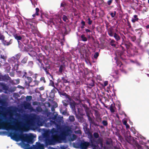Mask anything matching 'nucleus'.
Returning a JSON list of instances; mask_svg holds the SVG:
<instances>
[{
	"instance_id": "1",
	"label": "nucleus",
	"mask_w": 149,
	"mask_h": 149,
	"mask_svg": "<svg viewBox=\"0 0 149 149\" xmlns=\"http://www.w3.org/2000/svg\"><path fill=\"white\" fill-rule=\"evenodd\" d=\"M14 129L15 132L10 133V136L12 139L16 141H21L20 143H16L21 148L24 149H44V145L39 142H37L36 144L33 145L32 147H31L29 144L24 143L25 142L28 143L32 144L34 141L33 139L36 137L35 135L31 133L23 134L21 130H17L15 129Z\"/></svg>"
},
{
	"instance_id": "2",
	"label": "nucleus",
	"mask_w": 149,
	"mask_h": 149,
	"mask_svg": "<svg viewBox=\"0 0 149 149\" xmlns=\"http://www.w3.org/2000/svg\"><path fill=\"white\" fill-rule=\"evenodd\" d=\"M72 133V128L68 126H65L62 130H60L59 134L55 136L52 135L51 136L45 135V144L47 146L55 145L57 143H61L65 140L67 136H70Z\"/></svg>"
},
{
	"instance_id": "3",
	"label": "nucleus",
	"mask_w": 149,
	"mask_h": 149,
	"mask_svg": "<svg viewBox=\"0 0 149 149\" xmlns=\"http://www.w3.org/2000/svg\"><path fill=\"white\" fill-rule=\"evenodd\" d=\"M29 119L25 120V123L22 125V130L28 131L29 130H35L37 129V126H42L44 121L39 116L35 113H31L29 116Z\"/></svg>"
},
{
	"instance_id": "4",
	"label": "nucleus",
	"mask_w": 149,
	"mask_h": 149,
	"mask_svg": "<svg viewBox=\"0 0 149 149\" xmlns=\"http://www.w3.org/2000/svg\"><path fill=\"white\" fill-rule=\"evenodd\" d=\"M13 120L11 121V123L12 125H11L10 123L6 124V123L2 121H0V129H5L7 130H13L14 127L18 128V123L16 120L11 117L10 118Z\"/></svg>"
},
{
	"instance_id": "5",
	"label": "nucleus",
	"mask_w": 149,
	"mask_h": 149,
	"mask_svg": "<svg viewBox=\"0 0 149 149\" xmlns=\"http://www.w3.org/2000/svg\"><path fill=\"white\" fill-rule=\"evenodd\" d=\"M21 55L18 54L15 56H13L8 59V62L12 64L14 70H17L19 66L18 60L20 58Z\"/></svg>"
},
{
	"instance_id": "6",
	"label": "nucleus",
	"mask_w": 149,
	"mask_h": 149,
	"mask_svg": "<svg viewBox=\"0 0 149 149\" xmlns=\"http://www.w3.org/2000/svg\"><path fill=\"white\" fill-rule=\"evenodd\" d=\"M60 95H62L65 96L66 100H65V101H66L67 102L70 103V105L71 107L72 108L73 110L75 109V108L76 106V105L79 104L81 103V101L80 100H79L78 99H77V102H75L72 101L71 98L70 96L67 95L65 93H60Z\"/></svg>"
},
{
	"instance_id": "7",
	"label": "nucleus",
	"mask_w": 149,
	"mask_h": 149,
	"mask_svg": "<svg viewBox=\"0 0 149 149\" xmlns=\"http://www.w3.org/2000/svg\"><path fill=\"white\" fill-rule=\"evenodd\" d=\"M74 147L80 149H87L90 146V143L88 141L79 140L73 144Z\"/></svg>"
},
{
	"instance_id": "8",
	"label": "nucleus",
	"mask_w": 149,
	"mask_h": 149,
	"mask_svg": "<svg viewBox=\"0 0 149 149\" xmlns=\"http://www.w3.org/2000/svg\"><path fill=\"white\" fill-rule=\"evenodd\" d=\"M18 72L22 74L21 76L22 75V77L25 80V83L26 84H28L29 85V83H30L32 81V78L30 77H26L25 76V75L26 74V72H21L20 71H18Z\"/></svg>"
},
{
	"instance_id": "9",
	"label": "nucleus",
	"mask_w": 149,
	"mask_h": 149,
	"mask_svg": "<svg viewBox=\"0 0 149 149\" xmlns=\"http://www.w3.org/2000/svg\"><path fill=\"white\" fill-rule=\"evenodd\" d=\"M55 127L58 130L60 129V126L58 124H57L55 121L50 120L49 122H48L45 124V126L47 127H50L52 126Z\"/></svg>"
},
{
	"instance_id": "10",
	"label": "nucleus",
	"mask_w": 149,
	"mask_h": 149,
	"mask_svg": "<svg viewBox=\"0 0 149 149\" xmlns=\"http://www.w3.org/2000/svg\"><path fill=\"white\" fill-rule=\"evenodd\" d=\"M14 36L15 38L17 40L19 46H20L21 44V42L20 41V40L22 41H23L22 38L21 36H18L17 35H15Z\"/></svg>"
},
{
	"instance_id": "11",
	"label": "nucleus",
	"mask_w": 149,
	"mask_h": 149,
	"mask_svg": "<svg viewBox=\"0 0 149 149\" xmlns=\"http://www.w3.org/2000/svg\"><path fill=\"white\" fill-rule=\"evenodd\" d=\"M56 121L58 123H57L60 126V129H61V123L63 122V117L61 116H58V117L56 118Z\"/></svg>"
},
{
	"instance_id": "12",
	"label": "nucleus",
	"mask_w": 149,
	"mask_h": 149,
	"mask_svg": "<svg viewBox=\"0 0 149 149\" xmlns=\"http://www.w3.org/2000/svg\"><path fill=\"white\" fill-rule=\"evenodd\" d=\"M139 19L137 18V16L136 15H134V18H132V22L133 23H134L136 22Z\"/></svg>"
},
{
	"instance_id": "13",
	"label": "nucleus",
	"mask_w": 149,
	"mask_h": 149,
	"mask_svg": "<svg viewBox=\"0 0 149 149\" xmlns=\"http://www.w3.org/2000/svg\"><path fill=\"white\" fill-rule=\"evenodd\" d=\"M115 108V105L114 104H111L110 106V110L112 113H114L115 111L114 109Z\"/></svg>"
},
{
	"instance_id": "14",
	"label": "nucleus",
	"mask_w": 149,
	"mask_h": 149,
	"mask_svg": "<svg viewBox=\"0 0 149 149\" xmlns=\"http://www.w3.org/2000/svg\"><path fill=\"white\" fill-rule=\"evenodd\" d=\"M12 43V40H11L9 41H4L3 43L5 45L8 46L11 44Z\"/></svg>"
},
{
	"instance_id": "15",
	"label": "nucleus",
	"mask_w": 149,
	"mask_h": 149,
	"mask_svg": "<svg viewBox=\"0 0 149 149\" xmlns=\"http://www.w3.org/2000/svg\"><path fill=\"white\" fill-rule=\"evenodd\" d=\"M50 133L53 134L54 133H58L57 130L54 128H53L50 131Z\"/></svg>"
},
{
	"instance_id": "16",
	"label": "nucleus",
	"mask_w": 149,
	"mask_h": 149,
	"mask_svg": "<svg viewBox=\"0 0 149 149\" xmlns=\"http://www.w3.org/2000/svg\"><path fill=\"white\" fill-rule=\"evenodd\" d=\"M113 37L117 41H118L120 39V36L116 33H114Z\"/></svg>"
},
{
	"instance_id": "17",
	"label": "nucleus",
	"mask_w": 149,
	"mask_h": 149,
	"mask_svg": "<svg viewBox=\"0 0 149 149\" xmlns=\"http://www.w3.org/2000/svg\"><path fill=\"white\" fill-rule=\"evenodd\" d=\"M88 118L91 124H93L94 123L93 120L89 116H88Z\"/></svg>"
},
{
	"instance_id": "18",
	"label": "nucleus",
	"mask_w": 149,
	"mask_h": 149,
	"mask_svg": "<svg viewBox=\"0 0 149 149\" xmlns=\"http://www.w3.org/2000/svg\"><path fill=\"white\" fill-rule=\"evenodd\" d=\"M135 149H143V148L138 143H136L135 144Z\"/></svg>"
},
{
	"instance_id": "19",
	"label": "nucleus",
	"mask_w": 149,
	"mask_h": 149,
	"mask_svg": "<svg viewBox=\"0 0 149 149\" xmlns=\"http://www.w3.org/2000/svg\"><path fill=\"white\" fill-rule=\"evenodd\" d=\"M36 112H41L42 111V109L40 107H38L36 108Z\"/></svg>"
},
{
	"instance_id": "20",
	"label": "nucleus",
	"mask_w": 149,
	"mask_h": 149,
	"mask_svg": "<svg viewBox=\"0 0 149 149\" xmlns=\"http://www.w3.org/2000/svg\"><path fill=\"white\" fill-rule=\"evenodd\" d=\"M69 120L71 122L74 121L75 120L74 116H69Z\"/></svg>"
},
{
	"instance_id": "21",
	"label": "nucleus",
	"mask_w": 149,
	"mask_h": 149,
	"mask_svg": "<svg viewBox=\"0 0 149 149\" xmlns=\"http://www.w3.org/2000/svg\"><path fill=\"white\" fill-rule=\"evenodd\" d=\"M77 137V136L75 135L74 134H73L72 136L71 137V141H73L75 140L76 139Z\"/></svg>"
},
{
	"instance_id": "22",
	"label": "nucleus",
	"mask_w": 149,
	"mask_h": 149,
	"mask_svg": "<svg viewBox=\"0 0 149 149\" xmlns=\"http://www.w3.org/2000/svg\"><path fill=\"white\" fill-rule=\"evenodd\" d=\"M81 38L82 41H86L87 40V38L85 37L84 35L82 34L81 36Z\"/></svg>"
},
{
	"instance_id": "23",
	"label": "nucleus",
	"mask_w": 149,
	"mask_h": 149,
	"mask_svg": "<svg viewBox=\"0 0 149 149\" xmlns=\"http://www.w3.org/2000/svg\"><path fill=\"white\" fill-rule=\"evenodd\" d=\"M31 107V106L30 104H29V103H28V104H26V105L25 106V109H30Z\"/></svg>"
},
{
	"instance_id": "24",
	"label": "nucleus",
	"mask_w": 149,
	"mask_h": 149,
	"mask_svg": "<svg viewBox=\"0 0 149 149\" xmlns=\"http://www.w3.org/2000/svg\"><path fill=\"white\" fill-rule=\"evenodd\" d=\"M62 18H63V20L64 21L66 22H68V18L67 17L66 15H63Z\"/></svg>"
},
{
	"instance_id": "25",
	"label": "nucleus",
	"mask_w": 149,
	"mask_h": 149,
	"mask_svg": "<svg viewBox=\"0 0 149 149\" xmlns=\"http://www.w3.org/2000/svg\"><path fill=\"white\" fill-rule=\"evenodd\" d=\"M36 13L34 14H33V15H32V16L33 17H35V15H38V12H39V9L38 8H36Z\"/></svg>"
},
{
	"instance_id": "26",
	"label": "nucleus",
	"mask_w": 149,
	"mask_h": 149,
	"mask_svg": "<svg viewBox=\"0 0 149 149\" xmlns=\"http://www.w3.org/2000/svg\"><path fill=\"white\" fill-rule=\"evenodd\" d=\"M32 97L31 96H27L26 97V100L27 101H30L32 99Z\"/></svg>"
},
{
	"instance_id": "27",
	"label": "nucleus",
	"mask_w": 149,
	"mask_h": 149,
	"mask_svg": "<svg viewBox=\"0 0 149 149\" xmlns=\"http://www.w3.org/2000/svg\"><path fill=\"white\" fill-rule=\"evenodd\" d=\"M27 60V57H25L21 61V63H25L26 62Z\"/></svg>"
},
{
	"instance_id": "28",
	"label": "nucleus",
	"mask_w": 149,
	"mask_h": 149,
	"mask_svg": "<svg viewBox=\"0 0 149 149\" xmlns=\"http://www.w3.org/2000/svg\"><path fill=\"white\" fill-rule=\"evenodd\" d=\"M115 41L114 40H111L110 42V44L111 45L113 46H115L116 45L114 44V43L115 42Z\"/></svg>"
},
{
	"instance_id": "29",
	"label": "nucleus",
	"mask_w": 149,
	"mask_h": 149,
	"mask_svg": "<svg viewBox=\"0 0 149 149\" xmlns=\"http://www.w3.org/2000/svg\"><path fill=\"white\" fill-rule=\"evenodd\" d=\"M108 84V81H105L104 82L103 84H102V85L103 87H105L107 86Z\"/></svg>"
},
{
	"instance_id": "30",
	"label": "nucleus",
	"mask_w": 149,
	"mask_h": 149,
	"mask_svg": "<svg viewBox=\"0 0 149 149\" xmlns=\"http://www.w3.org/2000/svg\"><path fill=\"white\" fill-rule=\"evenodd\" d=\"M33 65V63L32 61H30L28 63V65L31 67H32Z\"/></svg>"
},
{
	"instance_id": "31",
	"label": "nucleus",
	"mask_w": 149,
	"mask_h": 149,
	"mask_svg": "<svg viewBox=\"0 0 149 149\" xmlns=\"http://www.w3.org/2000/svg\"><path fill=\"white\" fill-rule=\"evenodd\" d=\"M93 136L95 138H97L99 136L98 134L96 132H95L94 133Z\"/></svg>"
},
{
	"instance_id": "32",
	"label": "nucleus",
	"mask_w": 149,
	"mask_h": 149,
	"mask_svg": "<svg viewBox=\"0 0 149 149\" xmlns=\"http://www.w3.org/2000/svg\"><path fill=\"white\" fill-rule=\"evenodd\" d=\"M99 56V53L98 52H96L94 55V57L95 58V59H97V57L98 56Z\"/></svg>"
},
{
	"instance_id": "33",
	"label": "nucleus",
	"mask_w": 149,
	"mask_h": 149,
	"mask_svg": "<svg viewBox=\"0 0 149 149\" xmlns=\"http://www.w3.org/2000/svg\"><path fill=\"white\" fill-rule=\"evenodd\" d=\"M63 66H60L59 70V71L61 73L62 72L63 70Z\"/></svg>"
},
{
	"instance_id": "34",
	"label": "nucleus",
	"mask_w": 149,
	"mask_h": 149,
	"mask_svg": "<svg viewBox=\"0 0 149 149\" xmlns=\"http://www.w3.org/2000/svg\"><path fill=\"white\" fill-rule=\"evenodd\" d=\"M102 123L104 125V126H107V125H108V123L107 122V121L106 120H103L102 121Z\"/></svg>"
},
{
	"instance_id": "35",
	"label": "nucleus",
	"mask_w": 149,
	"mask_h": 149,
	"mask_svg": "<svg viewBox=\"0 0 149 149\" xmlns=\"http://www.w3.org/2000/svg\"><path fill=\"white\" fill-rule=\"evenodd\" d=\"M122 122L124 125H126L127 124V120L125 118L123 120Z\"/></svg>"
},
{
	"instance_id": "36",
	"label": "nucleus",
	"mask_w": 149,
	"mask_h": 149,
	"mask_svg": "<svg viewBox=\"0 0 149 149\" xmlns=\"http://www.w3.org/2000/svg\"><path fill=\"white\" fill-rule=\"evenodd\" d=\"M79 121L81 123H83L84 121V119L82 117H80L79 119Z\"/></svg>"
},
{
	"instance_id": "37",
	"label": "nucleus",
	"mask_w": 149,
	"mask_h": 149,
	"mask_svg": "<svg viewBox=\"0 0 149 149\" xmlns=\"http://www.w3.org/2000/svg\"><path fill=\"white\" fill-rule=\"evenodd\" d=\"M6 65L8 66L7 68V71H9L10 70V66H9V64L8 63L6 64Z\"/></svg>"
},
{
	"instance_id": "38",
	"label": "nucleus",
	"mask_w": 149,
	"mask_h": 149,
	"mask_svg": "<svg viewBox=\"0 0 149 149\" xmlns=\"http://www.w3.org/2000/svg\"><path fill=\"white\" fill-rule=\"evenodd\" d=\"M81 23L82 24V26H81V29H83L84 27V26L85 25V22L84 21H82L81 22Z\"/></svg>"
},
{
	"instance_id": "39",
	"label": "nucleus",
	"mask_w": 149,
	"mask_h": 149,
	"mask_svg": "<svg viewBox=\"0 0 149 149\" xmlns=\"http://www.w3.org/2000/svg\"><path fill=\"white\" fill-rule=\"evenodd\" d=\"M108 34L111 36H113V33L111 31H108Z\"/></svg>"
},
{
	"instance_id": "40",
	"label": "nucleus",
	"mask_w": 149,
	"mask_h": 149,
	"mask_svg": "<svg viewBox=\"0 0 149 149\" xmlns=\"http://www.w3.org/2000/svg\"><path fill=\"white\" fill-rule=\"evenodd\" d=\"M88 24L89 25H91L92 23V21L91 20L90 18H88Z\"/></svg>"
},
{
	"instance_id": "41",
	"label": "nucleus",
	"mask_w": 149,
	"mask_h": 149,
	"mask_svg": "<svg viewBox=\"0 0 149 149\" xmlns=\"http://www.w3.org/2000/svg\"><path fill=\"white\" fill-rule=\"evenodd\" d=\"M1 58L3 60V61H4L6 59V57L4 55H1L0 56Z\"/></svg>"
},
{
	"instance_id": "42",
	"label": "nucleus",
	"mask_w": 149,
	"mask_h": 149,
	"mask_svg": "<svg viewBox=\"0 0 149 149\" xmlns=\"http://www.w3.org/2000/svg\"><path fill=\"white\" fill-rule=\"evenodd\" d=\"M62 80L64 83H66L68 82L67 80L64 77L62 78Z\"/></svg>"
},
{
	"instance_id": "43",
	"label": "nucleus",
	"mask_w": 149,
	"mask_h": 149,
	"mask_svg": "<svg viewBox=\"0 0 149 149\" xmlns=\"http://www.w3.org/2000/svg\"><path fill=\"white\" fill-rule=\"evenodd\" d=\"M65 102H65L64 101H62V102H63V105L65 106H66L68 105V104L69 103L67 102L66 101H65Z\"/></svg>"
},
{
	"instance_id": "44",
	"label": "nucleus",
	"mask_w": 149,
	"mask_h": 149,
	"mask_svg": "<svg viewBox=\"0 0 149 149\" xmlns=\"http://www.w3.org/2000/svg\"><path fill=\"white\" fill-rule=\"evenodd\" d=\"M49 84L50 85L54 86V82L52 80H50V81Z\"/></svg>"
},
{
	"instance_id": "45",
	"label": "nucleus",
	"mask_w": 149,
	"mask_h": 149,
	"mask_svg": "<svg viewBox=\"0 0 149 149\" xmlns=\"http://www.w3.org/2000/svg\"><path fill=\"white\" fill-rule=\"evenodd\" d=\"M29 110H30L31 111H33L36 112V110L33 109V108L32 107H31L30 109H29Z\"/></svg>"
},
{
	"instance_id": "46",
	"label": "nucleus",
	"mask_w": 149,
	"mask_h": 149,
	"mask_svg": "<svg viewBox=\"0 0 149 149\" xmlns=\"http://www.w3.org/2000/svg\"><path fill=\"white\" fill-rule=\"evenodd\" d=\"M44 70H45V72H46V74H49V75H50V74L49 73V72L47 71V69L46 68H43Z\"/></svg>"
},
{
	"instance_id": "47",
	"label": "nucleus",
	"mask_w": 149,
	"mask_h": 149,
	"mask_svg": "<svg viewBox=\"0 0 149 149\" xmlns=\"http://www.w3.org/2000/svg\"><path fill=\"white\" fill-rule=\"evenodd\" d=\"M33 82H34L35 84L32 85V86H34L36 85H37L38 84V81L36 80L34 81Z\"/></svg>"
},
{
	"instance_id": "48",
	"label": "nucleus",
	"mask_w": 149,
	"mask_h": 149,
	"mask_svg": "<svg viewBox=\"0 0 149 149\" xmlns=\"http://www.w3.org/2000/svg\"><path fill=\"white\" fill-rule=\"evenodd\" d=\"M110 15L112 17H113L115 15V14L114 13H110Z\"/></svg>"
},
{
	"instance_id": "49",
	"label": "nucleus",
	"mask_w": 149,
	"mask_h": 149,
	"mask_svg": "<svg viewBox=\"0 0 149 149\" xmlns=\"http://www.w3.org/2000/svg\"><path fill=\"white\" fill-rule=\"evenodd\" d=\"M112 1L111 0H109L107 2L108 5H110Z\"/></svg>"
},
{
	"instance_id": "50",
	"label": "nucleus",
	"mask_w": 149,
	"mask_h": 149,
	"mask_svg": "<svg viewBox=\"0 0 149 149\" xmlns=\"http://www.w3.org/2000/svg\"><path fill=\"white\" fill-rule=\"evenodd\" d=\"M85 31H86V32L87 33H88V32H90L91 31L90 30L87 29H85Z\"/></svg>"
},
{
	"instance_id": "51",
	"label": "nucleus",
	"mask_w": 149,
	"mask_h": 149,
	"mask_svg": "<svg viewBox=\"0 0 149 149\" xmlns=\"http://www.w3.org/2000/svg\"><path fill=\"white\" fill-rule=\"evenodd\" d=\"M97 79H99V80H102V78L100 76V75L98 76H97Z\"/></svg>"
},
{
	"instance_id": "52",
	"label": "nucleus",
	"mask_w": 149,
	"mask_h": 149,
	"mask_svg": "<svg viewBox=\"0 0 149 149\" xmlns=\"http://www.w3.org/2000/svg\"><path fill=\"white\" fill-rule=\"evenodd\" d=\"M124 73H125V74H126L127 72L126 71H125V70L124 69H122V70H121Z\"/></svg>"
},
{
	"instance_id": "53",
	"label": "nucleus",
	"mask_w": 149,
	"mask_h": 149,
	"mask_svg": "<svg viewBox=\"0 0 149 149\" xmlns=\"http://www.w3.org/2000/svg\"><path fill=\"white\" fill-rule=\"evenodd\" d=\"M37 60L41 64V65L42 66V65H43V64L41 63V61L39 59H38Z\"/></svg>"
},
{
	"instance_id": "54",
	"label": "nucleus",
	"mask_w": 149,
	"mask_h": 149,
	"mask_svg": "<svg viewBox=\"0 0 149 149\" xmlns=\"http://www.w3.org/2000/svg\"><path fill=\"white\" fill-rule=\"evenodd\" d=\"M126 126V128L127 129H128L129 127H130V126H129V125L128 124H126V125H125Z\"/></svg>"
},
{
	"instance_id": "55",
	"label": "nucleus",
	"mask_w": 149,
	"mask_h": 149,
	"mask_svg": "<svg viewBox=\"0 0 149 149\" xmlns=\"http://www.w3.org/2000/svg\"><path fill=\"white\" fill-rule=\"evenodd\" d=\"M44 88L43 87H41L39 88V89L41 91L42 90H44Z\"/></svg>"
},
{
	"instance_id": "56",
	"label": "nucleus",
	"mask_w": 149,
	"mask_h": 149,
	"mask_svg": "<svg viewBox=\"0 0 149 149\" xmlns=\"http://www.w3.org/2000/svg\"><path fill=\"white\" fill-rule=\"evenodd\" d=\"M48 149H57L56 148H54L53 147H49V148H48Z\"/></svg>"
},
{
	"instance_id": "57",
	"label": "nucleus",
	"mask_w": 149,
	"mask_h": 149,
	"mask_svg": "<svg viewBox=\"0 0 149 149\" xmlns=\"http://www.w3.org/2000/svg\"><path fill=\"white\" fill-rule=\"evenodd\" d=\"M55 109L54 107H52L51 108V110L52 111H54Z\"/></svg>"
},
{
	"instance_id": "58",
	"label": "nucleus",
	"mask_w": 149,
	"mask_h": 149,
	"mask_svg": "<svg viewBox=\"0 0 149 149\" xmlns=\"http://www.w3.org/2000/svg\"><path fill=\"white\" fill-rule=\"evenodd\" d=\"M37 77V74H35L34 76L33 77L36 79Z\"/></svg>"
},
{
	"instance_id": "59",
	"label": "nucleus",
	"mask_w": 149,
	"mask_h": 149,
	"mask_svg": "<svg viewBox=\"0 0 149 149\" xmlns=\"http://www.w3.org/2000/svg\"><path fill=\"white\" fill-rule=\"evenodd\" d=\"M122 64L121 63H120L118 65V66H119V67H121L122 66Z\"/></svg>"
},
{
	"instance_id": "60",
	"label": "nucleus",
	"mask_w": 149,
	"mask_h": 149,
	"mask_svg": "<svg viewBox=\"0 0 149 149\" xmlns=\"http://www.w3.org/2000/svg\"><path fill=\"white\" fill-rule=\"evenodd\" d=\"M2 77L3 78H7V77L9 78V77L8 76H7L6 75L4 76H3Z\"/></svg>"
},
{
	"instance_id": "61",
	"label": "nucleus",
	"mask_w": 149,
	"mask_h": 149,
	"mask_svg": "<svg viewBox=\"0 0 149 149\" xmlns=\"http://www.w3.org/2000/svg\"><path fill=\"white\" fill-rule=\"evenodd\" d=\"M57 107V103H55L54 104V107L56 108Z\"/></svg>"
},
{
	"instance_id": "62",
	"label": "nucleus",
	"mask_w": 149,
	"mask_h": 149,
	"mask_svg": "<svg viewBox=\"0 0 149 149\" xmlns=\"http://www.w3.org/2000/svg\"><path fill=\"white\" fill-rule=\"evenodd\" d=\"M16 81H17V84H18L19 83V80L18 79H17L16 80Z\"/></svg>"
},
{
	"instance_id": "63",
	"label": "nucleus",
	"mask_w": 149,
	"mask_h": 149,
	"mask_svg": "<svg viewBox=\"0 0 149 149\" xmlns=\"http://www.w3.org/2000/svg\"><path fill=\"white\" fill-rule=\"evenodd\" d=\"M140 143L142 145H144L145 143L143 142H140Z\"/></svg>"
},
{
	"instance_id": "64",
	"label": "nucleus",
	"mask_w": 149,
	"mask_h": 149,
	"mask_svg": "<svg viewBox=\"0 0 149 149\" xmlns=\"http://www.w3.org/2000/svg\"><path fill=\"white\" fill-rule=\"evenodd\" d=\"M146 28L147 29L149 28V25H148L147 26H146Z\"/></svg>"
}]
</instances>
